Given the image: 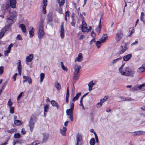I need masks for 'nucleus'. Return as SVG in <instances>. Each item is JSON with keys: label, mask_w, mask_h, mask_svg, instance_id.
Wrapping results in <instances>:
<instances>
[{"label": "nucleus", "mask_w": 145, "mask_h": 145, "mask_svg": "<svg viewBox=\"0 0 145 145\" xmlns=\"http://www.w3.org/2000/svg\"><path fill=\"white\" fill-rule=\"evenodd\" d=\"M10 10H9V14L7 17V22L8 25L4 27L1 29L5 33L9 30L10 29V27L14 23V19L17 16V13L16 11H13L12 12H10Z\"/></svg>", "instance_id": "f257e3e1"}, {"label": "nucleus", "mask_w": 145, "mask_h": 145, "mask_svg": "<svg viewBox=\"0 0 145 145\" xmlns=\"http://www.w3.org/2000/svg\"><path fill=\"white\" fill-rule=\"evenodd\" d=\"M44 22V20L43 18L41 19L38 25L39 27L37 29L38 36L39 38L40 39L43 38L45 33L43 25Z\"/></svg>", "instance_id": "f03ea898"}, {"label": "nucleus", "mask_w": 145, "mask_h": 145, "mask_svg": "<svg viewBox=\"0 0 145 145\" xmlns=\"http://www.w3.org/2000/svg\"><path fill=\"white\" fill-rule=\"evenodd\" d=\"M123 75L127 76H133L135 73L134 71L131 70L129 67H127L120 72Z\"/></svg>", "instance_id": "7ed1b4c3"}, {"label": "nucleus", "mask_w": 145, "mask_h": 145, "mask_svg": "<svg viewBox=\"0 0 145 145\" xmlns=\"http://www.w3.org/2000/svg\"><path fill=\"white\" fill-rule=\"evenodd\" d=\"M81 66H78L77 65H74L73 68L74 70L73 74V79L74 80H77L79 78V72L80 69L81 68Z\"/></svg>", "instance_id": "20e7f679"}, {"label": "nucleus", "mask_w": 145, "mask_h": 145, "mask_svg": "<svg viewBox=\"0 0 145 145\" xmlns=\"http://www.w3.org/2000/svg\"><path fill=\"white\" fill-rule=\"evenodd\" d=\"M74 108V103H70V108L66 110L67 115L69 116V119L71 121H73V113Z\"/></svg>", "instance_id": "39448f33"}, {"label": "nucleus", "mask_w": 145, "mask_h": 145, "mask_svg": "<svg viewBox=\"0 0 145 145\" xmlns=\"http://www.w3.org/2000/svg\"><path fill=\"white\" fill-rule=\"evenodd\" d=\"M128 43L123 42L121 46L120 50L115 54V55L119 56L120 54H123L127 49Z\"/></svg>", "instance_id": "423d86ee"}, {"label": "nucleus", "mask_w": 145, "mask_h": 145, "mask_svg": "<svg viewBox=\"0 0 145 145\" xmlns=\"http://www.w3.org/2000/svg\"><path fill=\"white\" fill-rule=\"evenodd\" d=\"M9 3L10 4V6L8 5H7L5 6V10H8V11L9 12V10L10 9V7L12 8H15L16 7V0H10ZM11 11H10V12Z\"/></svg>", "instance_id": "0eeeda50"}, {"label": "nucleus", "mask_w": 145, "mask_h": 145, "mask_svg": "<svg viewBox=\"0 0 145 145\" xmlns=\"http://www.w3.org/2000/svg\"><path fill=\"white\" fill-rule=\"evenodd\" d=\"M36 118V117L34 115H32L30 118L29 125L30 128V130L31 133L32 132L35 125V123L33 122V119H35Z\"/></svg>", "instance_id": "6e6552de"}, {"label": "nucleus", "mask_w": 145, "mask_h": 145, "mask_svg": "<svg viewBox=\"0 0 145 145\" xmlns=\"http://www.w3.org/2000/svg\"><path fill=\"white\" fill-rule=\"evenodd\" d=\"M76 140V145H82L83 141L82 136L81 134L78 133L77 135Z\"/></svg>", "instance_id": "1a4fd4ad"}, {"label": "nucleus", "mask_w": 145, "mask_h": 145, "mask_svg": "<svg viewBox=\"0 0 145 145\" xmlns=\"http://www.w3.org/2000/svg\"><path fill=\"white\" fill-rule=\"evenodd\" d=\"M47 0H43L42 2L43 5L42 6V13L44 14H46V7L47 5Z\"/></svg>", "instance_id": "9d476101"}, {"label": "nucleus", "mask_w": 145, "mask_h": 145, "mask_svg": "<svg viewBox=\"0 0 145 145\" xmlns=\"http://www.w3.org/2000/svg\"><path fill=\"white\" fill-rule=\"evenodd\" d=\"M123 36V34L121 31L118 32L115 38L117 42L120 41Z\"/></svg>", "instance_id": "9b49d317"}, {"label": "nucleus", "mask_w": 145, "mask_h": 145, "mask_svg": "<svg viewBox=\"0 0 145 145\" xmlns=\"http://www.w3.org/2000/svg\"><path fill=\"white\" fill-rule=\"evenodd\" d=\"M82 30L83 32H86L88 30L87 25L84 20L82 21Z\"/></svg>", "instance_id": "f8f14e48"}, {"label": "nucleus", "mask_w": 145, "mask_h": 145, "mask_svg": "<svg viewBox=\"0 0 145 145\" xmlns=\"http://www.w3.org/2000/svg\"><path fill=\"white\" fill-rule=\"evenodd\" d=\"M17 69L19 75L21 76L22 72V65L21 64V61L20 60H18V61Z\"/></svg>", "instance_id": "ddd939ff"}, {"label": "nucleus", "mask_w": 145, "mask_h": 145, "mask_svg": "<svg viewBox=\"0 0 145 145\" xmlns=\"http://www.w3.org/2000/svg\"><path fill=\"white\" fill-rule=\"evenodd\" d=\"M64 31L63 24V23H62L60 27V30L59 31L60 35L62 39L64 37Z\"/></svg>", "instance_id": "4468645a"}, {"label": "nucleus", "mask_w": 145, "mask_h": 145, "mask_svg": "<svg viewBox=\"0 0 145 145\" xmlns=\"http://www.w3.org/2000/svg\"><path fill=\"white\" fill-rule=\"evenodd\" d=\"M33 58V56L32 54L29 55V56L27 57L26 59V61L27 62L26 64L28 65L27 62H31Z\"/></svg>", "instance_id": "2eb2a0df"}, {"label": "nucleus", "mask_w": 145, "mask_h": 145, "mask_svg": "<svg viewBox=\"0 0 145 145\" xmlns=\"http://www.w3.org/2000/svg\"><path fill=\"white\" fill-rule=\"evenodd\" d=\"M101 18L100 20V21L98 26L96 28L95 30L96 32L98 33V34L100 33L101 29Z\"/></svg>", "instance_id": "dca6fc26"}, {"label": "nucleus", "mask_w": 145, "mask_h": 145, "mask_svg": "<svg viewBox=\"0 0 145 145\" xmlns=\"http://www.w3.org/2000/svg\"><path fill=\"white\" fill-rule=\"evenodd\" d=\"M108 39V35L106 34H103L100 39L102 43H104Z\"/></svg>", "instance_id": "f3484780"}, {"label": "nucleus", "mask_w": 145, "mask_h": 145, "mask_svg": "<svg viewBox=\"0 0 145 145\" xmlns=\"http://www.w3.org/2000/svg\"><path fill=\"white\" fill-rule=\"evenodd\" d=\"M83 59L82 54L81 53H80L78 55L77 58L75 59V61H77L79 62H80L82 61Z\"/></svg>", "instance_id": "a211bd4d"}, {"label": "nucleus", "mask_w": 145, "mask_h": 145, "mask_svg": "<svg viewBox=\"0 0 145 145\" xmlns=\"http://www.w3.org/2000/svg\"><path fill=\"white\" fill-rule=\"evenodd\" d=\"M132 56V54H131L126 55L123 57V60L125 61H127L131 58Z\"/></svg>", "instance_id": "6ab92c4d"}, {"label": "nucleus", "mask_w": 145, "mask_h": 145, "mask_svg": "<svg viewBox=\"0 0 145 145\" xmlns=\"http://www.w3.org/2000/svg\"><path fill=\"white\" fill-rule=\"evenodd\" d=\"M95 84V83H93L92 80L89 83L88 85L89 86L88 89L89 91H91L92 90V87Z\"/></svg>", "instance_id": "aec40b11"}, {"label": "nucleus", "mask_w": 145, "mask_h": 145, "mask_svg": "<svg viewBox=\"0 0 145 145\" xmlns=\"http://www.w3.org/2000/svg\"><path fill=\"white\" fill-rule=\"evenodd\" d=\"M69 87H67V93L66 96V99L65 101L66 103L68 104L69 103Z\"/></svg>", "instance_id": "412c9836"}, {"label": "nucleus", "mask_w": 145, "mask_h": 145, "mask_svg": "<svg viewBox=\"0 0 145 145\" xmlns=\"http://www.w3.org/2000/svg\"><path fill=\"white\" fill-rule=\"evenodd\" d=\"M51 103L53 106H56L57 109H59V107L57 102L54 100H52L51 101Z\"/></svg>", "instance_id": "4be33fe9"}, {"label": "nucleus", "mask_w": 145, "mask_h": 145, "mask_svg": "<svg viewBox=\"0 0 145 145\" xmlns=\"http://www.w3.org/2000/svg\"><path fill=\"white\" fill-rule=\"evenodd\" d=\"M122 59V57L120 56L119 58L112 60L111 63V65H113L114 64L116 63L118 61Z\"/></svg>", "instance_id": "5701e85b"}, {"label": "nucleus", "mask_w": 145, "mask_h": 145, "mask_svg": "<svg viewBox=\"0 0 145 145\" xmlns=\"http://www.w3.org/2000/svg\"><path fill=\"white\" fill-rule=\"evenodd\" d=\"M81 92H79L76 94V96L74 97L72 99V100L73 101V103H74V102L75 101H76L78 99L79 97L81 95Z\"/></svg>", "instance_id": "b1692460"}, {"label": "nucleus", "mask_w": 145, "mask_h": 145, "mask_svg": "<svg viewBox=\"0 0 145 145\" xmlns=\"http://www.w3.org/2000/svg\"><path fill=\"white\" fill-rule=\"evenodd\" d=\"M34 29L33 27H32L31 29L29 31V37H32L34 35Z\"/></svg>", "instance_id": "393cba45"}, {"label": "nucleus", "mask_w": 145, "mask_h": 145, "mask_svg": "<svg viewBox=\"0 0 145 145\" xmlns=\"http://www.w3.org/2000/svg\"><path fill=\"white\" fill-rule=\"evenodd\" d=\"M67 128L65 127H63V129H60V133L64 136L66 135V133L67 131Z\"/></svg>", "instance_id": "a878e982"}, {"label": "nucleus", "mask_w": 145, "mask_h": 145, "mask_svg": "<svg viewBox=\"0 0 145 145\" xmlns=\"http://www.w3.org/2000/svg\"><path fill=\"white\" fill-rule=\"evenodd\" d=\"M119 98L121 99L122 101H133V100L131 98H125V97H123L122 96H121Z\"/></svg>", "instance_id": "bb28decb"}, {"label": "nucleus", "mask_w": 145, "mask_h": 145, "mask_svg": "<svg viewBox=\"0 0 145 145\" xmlns=\"http://www.w3.org/2000/svg\"><path fill=\"white\" fill-rule=\"evenodd\" d=\"M144 16V13L143 12H142L141 13V15L140 16V20L141 21L143 22V23L144 24H145Z\"/></svg>", "instance_id": "cd10ccee"}, {"label": "nucleus", "mask_w": 145, "mask_h": 145, "mask_svg": "<svg viewBox=\"0 0 145 145\" xmlns=\"http://www.w3.org/2000/svg\"><path fill=\"white\" fill-rule=\"evenodd\" d=\"M20 27H21L22 32L25 33L26 32V28L25 26L23 24H22L20 25Z\"/></svg>", "instance_id": "c85d7f7f"}, {"label": "nucleus", "mask_w": 145, "mask_h": 145, "mask_svg": "<svg viewBox=\"0 0 145 145\" xmlns=\"http://www.w3.org/2000/svg\"><path fill=\"white\" fill-rule=\"evenodd\" d=\"M14 124L17 126L21 125L22 124L21 121L20 120H15L14 121Z\"/></svg>", "instance_id": "c756f323"}, {"label": "nucleus", "mask_w": 145, "mask_h": 145, "mask_svg": "<svg viewBox=\"0 0 145 145\" xmlns=\"http://www.w3.org/2000/svg\"><path fill=\"white\" fill-rule=\"evenodd\" d=\"M135 32L134 28L132 27L130 28L129 31V34L128 35V37H131V35Z\"/></svg>", "instance_id": "7c9ffc66"}, {"label": "nucleus", "mask_w": 145, "mask_h": 145, "mask_svg": "<svg viewBox=\"0 0 145 145\" xmlns=\"http://www.w3.org/2000/svg\"><path fill=\"white\" fill-rule=\"evenodd\" d=\"M43 135L42 142H44L48 140L49 137V135L48 134H44Z\"/></svg>", "instance_id": "2f4dec72"}, {"label": "nucleus", "mask_w": 145, "mask_h": 145, "mask_svg": "<svg viewBox=\"0 0 145 145\" xmlns=\"http://www.w3.org/2000/svg\"><path fill=\"white\" fill-rule=\"evenodd\" d=\"M145 70V69L144 68V67H142V65L138 69L137 72L139 73H141L144 72Z\"/></svg>", "instance_id": "473e14b6"}, {"label": "nucleus", "mask_w": 145, "mask_h": 145, "mask_svg": "<svg viewBox=\"0 0 145 145\" xmlns=\"http://www.w3.org/2000/svg\"><path fill=\"white\" fill-rule=\"evenodd\" d=\"M65 2V0H59L58 4L59 6L60 7L63 6Z\"/></svg>", "instance_id": "72a5a7b5"}, {"label": "nucleus", "mask_w": 145, "mask_h": 145, "mask_svg": "<svg viewBox=\"0 0 145 145\" xmlns=\"http://www.w3.org/2000/svg\"><path fill=\"white\" fill-rule=\"evenodd\" d=\"M40 143V141L38 140H36L34 141L31 144H29L26 145H37L39 144Z\"/></svg>", "instance_id": "f704fd0d"}, {"label": "nucleus", "mask_w": 145, "mask_h": 145, "mask_svg": "<svg viewBox=\"0 0 145 145\" xmlns=\"http://www.w3.org/2000/svg\"><path fill=\"white\" fill-rule=\"evenodd\" d=\"M95 142V139L93 138H92L89 141V144L91 145H94Z\"/></svg>", "instance_id": "c9c22d12"}, {"label": "nucleus", "mask_w": 145, "mask_h": 145, "mask_svg": "<svg viewBox=\"0 0 145 145\" xmlns=\"http://www.w3.org/2000/svg\"><path fill=\"white\" fill-rule=\"evenodd\" d=\"M40 82H42L44 78L45 75L44 73H41L40 74Z\"/></svg>", "instance_id": "e433bc0d"}, {"label": "nucleus", "mask_w": 145, "mask_h": 145, "mask_svg": "<svg viewBox=\"0 0 145 145\" xmlns=\"http://www.w3.org/2000/svg\"><path fill=\"white\" fill-rule=\"evenodd\" d=\"M7 84V82H5L3 84V85L2 86L1 88L0 89V95H1V93L3 91L4 89V88L6 86Z\"/></svg>", "instance_id": "4c0bfd02"}, {"label": "nucleus", "mask_w": 145, "mask_h": 145, "mask_svg": "<svg viewBox=\"0 0 145 145\" xmlns=\"http://www.w3.org/2000/svg\"><path fill=\"white\" fill-rule=\"evenodd\" d=\"M49 105H46L44 106V112H47L49 110Z\"/></svg>", "instance_id": "58836bf2"}, {"label": "nucleus", "mask_w": 145, "mask_h": 145, "mask_svg": "<svg viewBox=\"0 0 145 145\" xmlns=\"http://www.w3.org/2000/svg\"><path fill=\"white\" fill-rule=\"evenodd\" d=\"M10 113L13 114L14 113V106H11L9 107Z\"/></svg>", "instance_id": "ea45409f"}, {"label": "nucleus", "mask_w": 145, "mask_h": 145, "mask_svg": "<svg viewBox=\"0 0 145 145\" xmlns=\"http://www.w3.org/2000/svg\"><path fill=\"white\" fill-rule=\"evenodd\" d=\"M61 66L63 70L67 71V67H65L64 66L63 63L62 62L60 63Z\"/></svg>", "instance_id": "a19ab883"}, {"label": "nucleus", "mask_w": 145, "mask_h": 145, "mask_svg": "<svg viewBox=\"0 0 145 145\" xmlns=\"http://www.w3.org/2000/svg\"><path fill=\"white\" fill-rule=\"evenodd\" d=\"M13 104V102H12L11 101V100L10 99H9L7 103V105L8 106L10 107L12 106V105Z\"/></svg>", "instance_id": "79ce46f5"}, {"label": "nucleus", "mask_w": 145, "mask_h": 145, "mask_svg": "<svg viewBox=\"0 0 145 145\" xmlns=\"http://www.w3.org/2000/svg\"><path fill=\"white\" fill-rule=\"evenodd\" d=\"M4 72V67L3 66L0 67V76H1Z\"/></svg>", "instance_id": "37998d69"}, {"label": "nucleus", "mask_w": 145, "mask_h": 145, "mask_svg": "<svg viewBox=\"0 0 145 145\" xmlns=\"http://www.w3.org/2000/svg\"><path fill=\"white\" fill-rule=\"evenodd\" d=\"M56 89L58 90H60L61 89V85L58 82L56 83Z\"/></svg>", "instance_id": "c03bdc74"}, {"label": "nucleus", "mask_w": 145, "mask_h": 145, "mask_svg": "<svg viewBox=\"0 0 145 145\" xmlns=\"http://www.w3.org/2000/svg\"><path fill=\"white\" fill-rule=\"evenodd\" d=\"M30 77L29 76H23V78L24 79V80H23V83H25V82H26L27 80L28 79V77Z\"/></svg>", "instance_id": "a18cd8bd"}, {"label": "nucleus", "mask_w": 145, "mask_h": 145, "mask_svg": "<svg viewBox=\"0 0 145 145\" xmlns=\"http://www.w3.org/2000/svg\"><path fill=\"white\" fill-rule=\"evenodd\" d=\"M21 137V135L19 133H16L14 135V137L16 138H19Z\"/></svg>", "instance_id": "49530a36"}, {"label": "nucleus", "mask_w": 145, "mask_h": 145, "mask_svg": "<svg viewBox=\"0 0 145 145\" xmlns=\"http://www.w3.org/2000/svg\"><path fill=\"white\" fill-rule=\"evenodd\" d=\"M5 32L1 29L0 32V39H1L4 36Z\"/></svg>", "instance_id": "de8ad7c7"}, {"label": "nucleus", "mask_w": 145, "mask_h": 145, "mask_svg": "<svg viewBox=\"0 0 145 145\" xmlns=\"http://www.w3.org/2000/svg\"><path fill=\"white\" fill-rule=\"evenodd\" d=\"M101 43H102L101 41H97L96 42V45L98 48H99L100 47V46L99 45L101 44Z\"/></svg>", "instance_id": "09e8293b"}, {"label": "nucleus", "mask_w": 145, "mask_h": 145, "mask_svg": "<svg viewBox=\"0 0 145 145\" xmlns=\"http://www.w3.org/2000/svg\"><path fill=\"white\" fill-rule=\"evenodd\" d=\"M135 132L137 133L138 135H141L144 134L145 132L142 131H135Z\"/></svg>", "instance_id": "8fccbe9b"}, {"label": "nucleus", "mask_w": 145, "mask_h": 145, "mask_svg": "<svg viewBox=\"0 0 145 145\" xmlns=\"http://www.w3.org/2000/svg\"><path fill=\"white\" fill-rule=\"evenodd\" d=\"M57 11L60 14H62L63 13L62 9L61 7L57 9Z\"/></svg>", "instance_id": "3c124183"}, {"label": "nucleus", "mask_w": 145, "mask_h": 145, "mask_svg": "<svg viewBox=\"0 0 145 145\" xmlns=\"http://www.w3.org/2000/svg\"><path fill=\"white\" fill-rule=\"evenodd\" d=\"M76 21L75 20L73 19L72 21L71 22V25L72 26L75 27V26Z\"/></svg>", "instance_id": "603ef678"}, {"label": "nucleus", "mask_w": 145, "mask_h": 145, "mask_svg": "<svg viewBox=\"0 0 145 145\" xmlns=\"http://www.w3.org/2000/svg\"><path fill=\"white\" fill-rule=\"evenodd\" d=\"M14 44L12 43H11L7 48V50L10 51L11 48L13 46Z\"/></svg>", "instance_id": "864d4df0"}, {"label": "nucleus", "mask_w": 145, "mask_h": 145, "mask_svg": "<svg viewBox=\"0 0 145 145\" xmlns=\"http://www.w3.org/2000/svg\"><path fill=\"white\" fill-rule=\"evenodd\" d=\"M69 10L66 11L65 12V17H69Z\"/></svg>", "instance_id": "5fc2aeb1"}, {"label": "nucleus", "mask_w": 145, "mask_h": 145, "mask_svg": "<svg viewBox=\"0 0 145 145\" xmlns=\"http://www.w3.org/2000/svg\"><path fill=\"white\" fill-rule=\"evenodd\" d=\"M94 134L95 136V137L96 140V142L97 143H98L99 140L98 136L95 132H94Z\"/></svg>", "instance_id": "6e6d98bb"}, {"label": "nucleus", "mask_w": 145, "mask_h": 145, "mask_svg": "<svg viewBox=\"0 0 145 145\" xmlns=\"http://www.w3.org/2000/svg\"><path fill=\"white\" fill-rule=\"evenodd\" d=\"M10 52V51L7 50L4 51V55L5 56H7L8 55V54Z\"/></svg>", "instance_id": "4d7b16f0"}, {"label": "nucleus", "mask_w": 145, "mask_h": 145, "mask_svg": "<svg viewBox=\"0 0 145 145\" xmlns=\"http://www.w3.org/2000/svg\"><path fill=\"white\" fill-rule=\"evenodd\" d=\"M52 19L51 16H50L48 17V20L47 21L48 23H49L51 22H52Z\"/></svg>", "instance_id": "13d9d810"}, {"label": "nucleus", "mask_w": 145, "mask_h": 145, "mask_svg": "<svg viewBox=\"0 0 145 145\" xmlns=\"http://www.w3.org/2000/svg\"><path fill=\"white\" fill-rule=\"evenodd\" d=\"M124 64H123L121 67H120L119 69V71L120 72L122 71H123V67L124 66Z\"/></svg>", "instance_id": "bf43d9fd"}, {"label": "nucleus", "mask_w": 145, "mask_h": 145, "mask_svg": "<svg viewBox=\"0 0 145 145\" xmlns=\"http://www.w3.org/2000/svg\"><path fill=\"white\" fill-rule=\"evenodd\" d=\"M143 87H145V84H143L140 85L138 87V88L139 89H141Z\"/></svg>", "instance_id": "052dcab7"}, {"label": "nucleus", "mask_w": 145, "mask_h": 145, "mask_svg": "<svg viewBox=\"0 0 145 145\" xmlns=\"http://www.w3.org/2000/svg\"><path fill=\"white\" fill-rule=\"evenodd\" d=\"M29 84H31L32 83V80L30 77H28V79L27 81Z\"/></svg>", "instance_id": "680f3d73"}, {"label": "nucleus", "mask_w": 145, "mask_h": 145, "mask_svg": "<svg viewBox=\"0 0 145 145\" xmlns=\"http://www.w3.org/2000/svg\"><path fill=\"white\" fill-rule=\"evenodd\" d=\"M79 16V17L82 20V21L83 20H84V18L82 14H81V13L80 14Z\"/></svg>", "instance_id": "e2e57ef3"}, {"label": "nucleus", "mask_w": 145, "mask_h": 145, "mask_svg": "<svg viewBox=\"0 0 145 145\" xmlns=\"http://www.w3.org/2000/svg\"><path fill=\"white\" fill-rule=\"evenodd\" d=\"M17 75H18V74H17V73H16L14 74V76L12 78L14 81H16V76H17Z\"/></svg>", "instance_id": "0e129e2a"}, {"label": "nucleus", "mask_w": 145, "mask_h": 145, "mask_svg": "<svg viewBox=\"0 0 145 145\" xmlns=\"http://www.w3.org/2000/svg\"><path fill=\"white\" fill-rule=\"evenodd\" d=\"M91 36L93 37H95L96 36V34L94 33L93 31H92L91 33Z\"/></svg>", "instance_id": "69168bd1"}, {"label": "nucleus", "mask_w": 145, "mask_h": 145, "mask_svg": "<svg viewBox=\"0 0 145 145\" xmlns=\"http://www.w3.org/2000/svg\"><path fill=\"white\" fill-rule=\"evenodd\" d=\"M14 129L13 128H12L8 131V132L9 133H14Z\"/></svg>", "instance_id": "338daca9"}, {"label": "nucleus", "mask_w": 145, "mask_h": 145, "mask_svg": "<svg viewBox=\"0 0 145 145\" xmlns=\"http://www.w3.org/2000/svg\"><path fill=\"white\" fill-rule=\"evenodd\" d=\"M21 133L23 134H25L26 133V131L25 129L24 128H22L21 131Z\"/></svg>", "instance_id": "774afa93"}]
</instances>
